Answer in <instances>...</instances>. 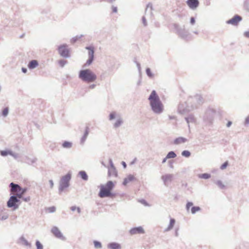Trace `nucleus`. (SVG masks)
I'll return each instance as SVG.
<instances>
[{
	"label": "nucleus",
	"mask_w": 249,
	"mask_h": 249,
	"mask_svg": "<svg viewBox=\"0 0 249 249\" xmlns=\"http://www.w3.org/2000/svg\"><path fill=\"white\" fill-rule=\"evenodd\" d=\"M148 100L152 111L156 114H160L164 111V106L155 90L152 91Z\"/></svg>",
	"instance_id": "f257e3e1"
},
{
	"label": "nucleus",
	"mask_w": 249,
	"mask_h": 249,
	"mask_svg": "<svg viewBox=\"0 0 249 249\" xmlns=\"http://www.w3.org/2000/svg\"><path fill=\"white\" fill-rule=\"evenodd\" d=\"M79 78L86 83H92L97 79V75L90 69L82 70L79 71Z\"/></svg>",
	"instance_id": "f03ea898"
},
{
	"label": "nucleus",
	"mask_w": 249,
	"mask_h": 249,
	"mask_svg": "<svg viewBox=\"0 0 249 249\" xmlns=\"http://www.w3.org/2000/svg\"><path fill=\"white\" fill-rule=\"evenodd\" d=\"M191 110L197 108L203 103V99L199 95H196L194 97H190L187 100Z\"/></svg>",
	"instance_id": "7ed1b4c3"
},
{
	"label": "nucleus",
	"mask_w": 249,
	"mask_h": 249,
	"mask_svg": "<svg viewBox=\"0 0 249 249\" xmlns=\"http://www.w3.org/2000/svg\"><path fill=\"white\" fill-rule=\"evenodd\" d=\"M71 178V174L70 172L61 177L59 181V187L58 189L59 194L63 192L65 189L69 187Z\"/></svg>",
	"instance_id": "20e7f679"
},
{
	"label": "nucleus",
	"mask_w": 249,
	"mask_h": 249,
	"mask_svg": "<svg viewBox=\"0 0 249 249\" xmlns=\"http://www.w3.org/2000/svg\"><path fill=\"white\" fill-rule=\"evenodd\" d=\"M9 186L12 192L16 193L17 194L15 196H16L18 199L22 198L23 195L27 191V188H22L19 185L13 182H11Z\"/></svg>",
	"instance_id": "39448f33"
},
{
	"label": "nucleus",
	"mask_w": 249,
	"mask_h": 249,
	"mask_svg": "<svg viewBox=\"0 0 249 249\" xmlns=\"http://www.w3.org/2000/svg\"><path fill=\"white\" fill-rule=\"evenodd\" d=\"M174 27L176 33L181 38L186 40L189 38L190 34L184 28L180 27L178 24H174Z\"/></svg>",
	"instance_id": "423d86ee"
},
{
	"label": "nucleus",
	"mask_w": 249,
	"mask_h": 249,
	"mask_svg": "<svg viewBox=\"0 0 249 249\" xmlns=\"http://www.w3.org/2000/svg\"><path fill=\"white\" fill-rule=\"evenodd\" d=\"M20 200L16 196H12L7 201V205L8 208H13L14 210L18 208L19 205L17 203L19 202Z\"/></svg>",
	"instance_id": "0eeeda50"
},
{
	"label": "nucleus",
	"mask_w": 249,
	"mask_h": 249,
	"mask_svg": "<svg viewBox=\"0 0 249 249\" xmlns=\"http://www.w3.org/2000/svg\"><path fill=\"white\" fill-rule=\"evenodd\" d=\"M190 111H191V109L187 101L184 103H180L178 105V113L184 114Z\"/></svg>",
	"instance_id": "6e6552de"
},
{
	"label": "nucleus",
	"mask_w": 249,
	"mask_h": 249,
	"mask_svg": "<svg viewBox=\"0 0 249 249\" xmlns=\"http://www.w3.org/2000/svg\"><path fill=\"white\" fill-rule=\"evenodd\" d=\"M67 47V44H63L60 45L58 48V53L63 57L69 58L70 57V52Z\"/></svg>",
	"instance_id": "1a4fd4ad"
},
{
	"label": "nucleus",
	"mask_w": 249,
	"mask_h": 249,
	"mask_svg": "<svg viewBox=\"0 0 249 249\" xmlns=\"http://www.w3.org/2000/svg\"><path fill=\"white\" fill-rule=\"evenodd\" d=\"M215 110L213 108H208L204 115V119L208 123H211L213 120L215 114Z\"/></svg>",
	"instance_id": "9d476101"
},
{
	"label": "nucleus",
	"mask_w": 249,
	"mask_h": 249,
	"mask_svg": "<svg viewBox=\"0 0 249 249\" xmlns=\"http://www.w3.org/2000/svg\"><path fill=\"white\" fill-rule=\"evenodd\" d=\"M173 178L174 175L171 174H165L161 177V179L165 186H168L173 180Z\"/></svg>",
	"instance_id": "9b49d317"
},
{
	"label": "nucleus",
	"mask_w": 249,
	"mask_h": 249,
	"mask_svg": "<svg viewBox=\"0 0 249 249\" xmlns=\"http://www.w3.org/2000/svg\"><path fill=\"white\" fill-rule=\"evenodd\" d=\"M242 17L239 15H235L232 18L226 21L228 24L232 25H237L238 23L242 20Z\"/></svg>",
	"instance_id": "f8f14e48"
},
{
	"label": "nucleus",
	"mask_w": 249,
	"mask_h": 249,
	"mask_svg": "<svg viewBox=\"0 0 249 249\" xmlns=\"http://www.w3.org/2000/svg\"><path fill=\"white\" fill-rule=\"evenodd\" d=\"M110 195V192H109V191L105 189V186L101 185L100 190L98 194L99 196L101 198H104L109 196Z\"/></svg>",
	"instance_id": "ddd939ff"
},
{
	"label": "nucleus",
	"mask_w": 249,
	"mask_h": 249,
	"mask_svg": "<svg viewBox=\"0 0 249 249\" xmlns=\"http://www.w3.org/2000/svg\"><path fill=\"white\" fill-rule=\"evenodd\" d=\"M186 3L190 9L194 10L198 6L199 2L198 0H187Z\"/></svg>",
	"instance_id": "4468645a"
},
{
	"label": "nucleus",
	"mask_w": 249,
	"mask_h": 249,
	"mask_svg": "<svg viewBox=\"0 0 249 249\" xmlns=\"http://www.w3.org/2000/svg\"><path fill=\"white\" fill-rule=\"evenodd\" d=\"M129 233L131 235H134V234H141V233H144V231L142 227L140 226V227L132 228L130 230Z\"/></svg>",
	"instance_id": "2eb2a0df"
},
{
	"label": "nucleus",
	"mask_w": 249,
	"mask_h": 249,
	"mask_svg": "<svg viewBox=\"0 0 249 249\" xmlns=\"http://www.w3.org/2000/svg\"><path fill=\"white\" fill-rule=\"evenodd\" d=\"M51 231L56 237L59 239H62L63 238L62 233L57 227H53Z\"/></svg>",
	"instance_id": "dca6fc26"
},
{
	"label": "nucleus",
	"mask_w": 249,
	"mask_h": 249,
	"mask_svg": "<svg viewBox=\"0 0 249 249\" xmlns=\"http://www.w3.org/2000/svg\"><path fill=\"white\" fill-rule=\"evenodd\" d=\"M18 243L21 245L26 246L29 248H31L32 247L31 244L29 243L23 236H21L19 238Z\"/></svg>",
	"instance_id": "f3484780"
},
{
	"label": "nucleus",
	"mask_w": 249,
	"mask_h": 249,
	"mask_svg": "<svg viewBox=\"0 0 249 249\" xmlns=\"http://www.w3.org/2000/svg\"><path fill=\"white\" fill-rule=\"evenodd\" d=\"M187 139L185 138L179 137L175 139L174 141V144L178 145L181 143H185L187 142Z\"/></svg>",
	"instance_id": "a211bd4d"
},
{
	"label": "nucleus",
	"mask_w": 249,
	"mask_h": 249,
	"mask_svg": "<svg viewBox=\"0 0 249 249\" xmlns=\"http://www.w3.org/2000/svg\"><path fill=\"white\" fill-rule=\"evenodd\" d=\"M135 179V178L132 175H129L126 178H124L123 182L124 185H126L129 182Z\"/></svg>",
	"instance_id": "6ab92c4d"
},
{
	"label": "nucleus",
	"mask_w": 249,
	"mask_h": 249,
	"mask_svg": "<svg viewBox=\"0 0 249 249\" xmlns=\"http://www.w3.org/2000/svg\"><path fill=\"white\" fill-rule=\"evenodd\" d=\"M175 223H176L175 219L174 218H171L170 219L169 224L167 228L165 229V230H164V231L167 232V231H170V230H171L173 229V227L174 226Z\"/></svg>",
	"instance_id": "aec40b11"
},
{
	"label": "nucleus",
	"mask_w": 249,
	"mask_h": 249,
	"mask_svg": "<svg viewBox=\"0 0 249 249\" xmlns=\"http://www.w3.org/2000/svg\"><path fill=\"white\" fill-rule=\"evenodd\" d=\"M185 119L188 124V126L190 127V123H195L196 121V119L193 114H190L188 117H185Z\"/></svg>",
	"instance_id": "412c9836"
},
{
	"label": "nucleus",
	"mask_w": 249,
	"mask_h": 249,
	"mask_svg": "<svg viewBox=\"0 0 249 249\" xmlns=\"http://www.w3.org/2000/svg\"><path fill=\"white\" fill-rule=\"evenodd\" d=\"M124 123L123 119L121 117L117 118L116 121L113 124V127L117 128L121 126Z\"/></svg>",
	"instance_id": "4be33fe9"
},
{
	"label": "nucleus",
	"mask_w": 249,
	"mask_h": 249,
	"mask_svg": "<svg viewBox=\"0 0 249 249\" xmlns=\"http://www.w3.org/2000/svg\"><path fill=\"white\" fill-rule=\"evenodd\" d=\"M107 247L110 249H121L120 244L116 242H112L108 244Z\"/></svg>",
	"instance_id": "5701e85b"
},
{
	"label": "nucleus",
	"mask_w": 249,
	"mask_h": 249,
	"mask_svg": "<svg viewBox=\"0 0 249 249\" xmlns=\"http://www.w3.org/2000/svg\"><path fill=\"white\" fill-rule=\"evenodd\" d=\"M38 65V61L36 60H33L29 62L28 67L30 69H34Z\"/></svg>",
	"instance_id": "b1692460"
},
{
	"label": "nucleus",
	"mask_w": 249,
	"mask_h": 249,
	"mask_svg": "<svg viewBox=\"0 0 249 249\" xmlns=\"http://www.w3.org/2000/svg\"><path fill=\"white\" fill-rule=\"evenodd\" d=\"M89 128L88 126H87L86 128V130L85 131L84 135L83 136V137H82V138L81 139V144H83L86 141V140L89 135Z\"/></svg>",
	"instance_id": "393cba45"
},
{
	"label": "nucleus",
	"mask_w": 249,
	"mask_h": 249,
	"mask_svg": "<svg viewBox=\"0 0 249 249\" xmlns=\"http://www.w3.org/2000/svg\"><path fill=\"white\" fill-rule=\"evenodd\" d=\"M86 49L89 50V57L90 58H94V48L92 46H87L86 47Z\"/></svg>",
	"instance_id": "a878e982"
},
{
	"label": "nucleus",
	"mask_w": 249,
	"mask_h": 249,
	"mask_svg": "<svg viewBox=\"0 0 249 249\" xmlns=\"http://www.w3.org/2000/svg\"><path fill=\"white\" fill-rule=\"evenodd\" d=\"M78 175L80 176V178L84 181H87L88 180V176L87 173L85 171H80L78 173Z\"/></svg>",
	"instance_id": "bb28decb"
},
{
	"label": "nucleus",
	"mask_w": 249,
	"mask_h": 249,
	"mask_svg": "<svg viewBox=\"0 0 249 249\" xmlns=\"http://www.w3.org/2000/svg\"><path fill=\"white\" fill-rule=\"evenodd\" d=\"M108 175L109 176H113L114 177L117 176V172L115 168H108Z\"/></svg>",
	"instance_id": "cd10ccee"
},
{
	"label": "nucleus",
	"mask_w": 249,
	"mask_h": 249,
	"mask_svg": "<svg viewBox=\"0 0 249 249\" xmlns=\"http://www.w3.org/2000/svg\"><path fill=\"white\" fill-rule=\"evenodd\" d=\"M177 157V154L174 151H171L168 153L166 155V158L171 159L175 158Z\"/></svg>",
	"instance_id": "c85d7f7f"
},
{
	"label": "nucleus",
	"mask_w": 249,
	"mask_h": 249,
	"mask_svg": "<svg viewBox=\"0 0 249 249\" xmlns=\"http://www.w3.org/2000/svg\"><path fill=\"white\" fill-rule=\"evenodd\" d=\"M72 146V143L68 141H65L62 143V147L65 148H70Z\"/></svg>",
	"instance_id": "c756f323"
},
{
	"label": "nucleus",
	"mask_w": 249,
	"mask_h": 249,
	"mask_svg": "<svg viewBox=\"0 0 249 249\" xmlns=\"http://www.w3.org/2000/svg\"><path fill=\"white\" fill-rule=\"evenodd\" d=\"M105 186L111 191L114 186V184L112 181H108Z\"/></svg>",
	"instance_id": "7c9ffc66"
},
{
	"label": "nucleus",
	"mask_w": 249,
	"mask_h": 249,
	"mask_svg": "<svg viewBox=\"0 0 249 249\" xmlns=\"http://www.w3.org/2000/svg\"><path fill=\"white\" fill-rule=\"evenodd\" d=\"M199 178L208 179L211 177V175L208 173H204L198 175Z\"/></svg>",
	"instance_id": "2f4dec72"
},
{
	"label": "nucleus",
	"mask_w": 249,
	"mask_h": 249,
	"mask_svg": "<svg viewBox=\"0 0 249 249\" xmlns=\"http://www.w3.org/2000/svg\"><path fill=\"white\" fill-rule=\"evenodd\" d=\"M181 155L186 158H189L191 156V153L188 150H184L181 152Z\"/></svg>",
	"instance_id": "473e14b6"
},
{
	"label": "nucleus",
	"mask_w": 249,
	"mask_h": 249,
	"mask_svg": "<svg viewBox=\"0 0 249 249\" xmlns=\"http://www.w3.org/2000/svg\"><path fill=\"white\" fill-rule=\"evenodd\" d=\"M8 214L7 213H0V220H4L7 219L8 218Z\"/></svg>",
	"instance_id": "72a5a7b5"
},
{
	"label": "nucleus",
	"mask_w": 249,
	"mask_h": 249,
	"mask_svg": "<svg viewBox=\"0 0 249 249\" xmlns=\"http://www.w3.org/2000/svg\"><path fill=\"white\" fill-rule=\"evenodd\" d=\"M200 208L198 206H193L191 208V213L192 214H195L196 212L199 211Z\"/></svg>",
	"instance_id": "f704fd0d"
},
{
	"label": "nucleus",
	"mask_w": 249,
	"mask_h": 249,
	"mask_svg": "<svg viewBox=\"0 0 249 249\" xmlns=\"http://www.w3.org/2000/svg\"><path fill=\"white\" fill-rule=\"evenodd\" d=\"M215 183L221 189H224L225 187L221 180H217Z\"/></svg>",
	"instance_id": "c9c22d12"
},
{
	"label": "nucleus",
	"mask_w": 249,
	"mask_h": 249,
	"mask_svg": "<svg viewBox=\"0 0 249 249\" xmlns=\"http://www.w3.org/2000/svg\"><path fill=\"white\" fill-rule=\"evenodd\" d=\"M36 249H43V246L42 244L38 240L36 241Z\"/></svg>",
	"instance_id": "e433bc0d"
},
{
	"label": "nucleus",
	"mask_w": 249,
	"mask_h": 249,
	"mask_svg": "<svg viewBox=\"0 0 249 249\" xmlns=\"http://www.w3.org/2000/svg\"><path fill=\"white\" fill-rule=\"evenodd\" d=\"M93 243L95 248L101 249L102 248V244L100 242L97 241H94Z\"/></svg>",
	"instance_id": "4c0bfd02"
},
{
	"label": "nucleus",
	"mask_w": 249,
	"mask_h": 249,
	"mask_svg": "<svg viewBox=\"0 0 249 249\" xmlns=\"http://www.w3.org/2000/svg\"><path fill=\"white\" fill-rule=\"evenodd\" d=\"M67 63V61L61 59L58 61V64L61 67H63Z\"/></svg>",
	"instance_id": "58836bf2"
},
{
	"label": "nucleus",
	"mask_w": 249,
	"mask_h": 249,
	"mask_svg": "<svg viewBox=\"0 0 249 249\" xmlns=\"http://www.w3.org/2000/svg\"><path fill=\"white\" fill-rule=\"evenodd\" d=\"M11 152L10 150H3L0 151V155L2 156H6L8 155H10V153Z\"/></svg>",
	"instance_id": "ea45409f"
},
{
	"label": "nucleus",
	"mask_w": 249,
	"mask_h": 249,
	"mask_svg": "<svg viewBox=\"0 0 249 249\" xmlns=\"http://www.w3.org/2000/svg\"><path fill=\"white\" fill-rule=\"evenodd\" d=\"M146 73L147 76L150 78L152 77L153 76V73L151 72L150 69V68H147L146 69Z\"/></svg>",
	"instance_id": "a19ab883"
},
{
	"label": "nucleus",
	"mask_w": 249,
	"mask_h": 249,
	"mask_svg": "<svg viewBox=\"0 0 249 249\" xmlns=\"http://www.w3.org/2000/svg\"><path fill=\"white\" fill-rule=\"evenodd\" d=\"M9 112V109L8 107H5L2 111V115L4 117H6L7 116Z\"/></svg>",
	"instance_id": "79ce46f5"
},
{
	"label": "nucleus",
	"mask_w": 249,
	"mask_h": 249,
	"mask_svg": "<svg viewBox=\"0 0 249 249\" xmlns=\"http://www.w3.org/2000/svg\"><path fill=\"white\" fill-rule=\"evenodd\" d=\"M83 36L82 35H80L79 36H76L74 37H73L71 39V43H75L76 41H77L79 39H80Z\"/></svg>",
	"instance_id": "37998d69"
},
{
	"label": "nucleus",
	"mask_w": 249,
	"mask_h": 249,
	"mask_svg": "<svg viewBox=\"0 0 249 249\" xmlns=\"http://www.w3.org/2000/svg\"><path fill=\"white\" fill-rule=\"evenodd\" d=\"M228 165V161H226V162H225L224 163H223L221 165L220 169L221 170H224L227 167Z\"/></svg>",
	"instance_id": "c03bdc74"
},
{
	"label": "nucleus",
	"mask_w": 249,
	"mask_h": 249,
	"mask_svg": "<svg viewBox=\"0 0 249 249\" xmlns=\"http://www.w3.org/2000/svg\"><path fill=\"white\" fill-rule=\"evenodd\" d=\"M10 155L12 156L15 159H17L18 157V154L16 153L13 152L12 151H11V152L10 153Z\"/></svg>",
	"instance_id": "a18cd8bd"
},
{
	"label": "nucleus",
	"mask_w": 249,
	"mask_h": 249,
	"mask_svg": "<svg viewBox=\"0 0 249 249\" xmlns=\"http://www.w3.org/2000/svg\"><path fill=\"white\" fill-rule=\"evenodd\" d=\"M48 210L49 213H54L55 211L56 208L54 206H52L48 208Z\"/></svg>",
	"instance_id": "49530a36"
},
{
	"label": "nucleus",
	"mask_w": 249,
	"mask_h": 249,
	"mask_svg": "<svg viewBox=\"0 0 249 249\" xmlns=\"http://www.w3.org/2000/svg\"><path fill=\"white\" fill-rule=\"evenodd\" d=\"M116 113L113 112L109 114V120H112L115 118Z\"/></svg>",
	"instance_id": "de8ad7c7"
},
{
	"label": "nucleus",
	"mask_w": 249,
	"mask_h": 249,
	"mask_svg": "<svg viewBox=\"0 0 249 249\" xmlns=\"http://www.w3.org/2000/svg\"><path fill=\"white\" fill-rule=\"evenodd\" d=\"M193 205V203L192 202H188L186 204V209L188 211L190 207Z\"/></svg>",
	"instance_id": "09e8293b"
},
{
	"label": "nucleus",
	"mask_w": 249,
	"mask_h": 249,
	"mask_svg": "<svg viewBox=\"0 0 249 249\" xmlns=\"http://www.w3.org/2000/svg\"><path fill=\"white\" fill-rule=\"evenodd\" d=\"M135 63L136 64L137 67L138 68V69L139 70V71L140 72L141 71V65L140 64L137 62L136 60L134 61Z\"/></svg>",
	"instance_id": "8fccbe9b"
},
{
	"label": "nucleus",
	"mask_w": 249,
	"mask_h": 249,
	"mask_svg": "<svg viewBox=\"0 0 249 249\" xmlns=\"http://www.w3.org/2000/svg\"><path fill=\"white\" fill-rule=\"evenodd\" d=\"M109 165H110V167L109 168H115L114 165V164H113L112 160L111 159H109Z\"/></svg>",
	"instance_id": "3c124183"
},
{
	"label": "nucleus",
	"mask_w": 249,
	"mask_h": 249,
	"mask_svg": "<svg viewBox=\"0 0 249 249\" xmlns=\"http://www.w3.org/2000/svg\"><path fill=\"white\" fill-rule=\"evenodd\" d=\"M93 59H94V58H90V57H89V59H88V60H87V64L88 65H90V64H91L92 63V62H93Z\"/></svg>",
	"instance_id": "603ef678"
},
{
	"label": "nucleus",
	"mask_w": 249,
	"mask_h": 249,
	"mask_svg": "<svg viewBox=\"0 0 249 249\" xmlns=\"http://www.w3.org/2000/svg\"><path fill=\"white\" fill-rule=\"evenodd\" d=\"M21 198L25 202H29L30 200V199H31L30 196H28V197H22V198Z\"/></svg>",
	"instance_id": "864d4df0"
},
{
	"label": "nucleus",
	"mask_w": 249,
	"mask_h": 249,
	"mask_svg": "<svg viewBox=\"0 0 249 249\" xmlns=\"http://www.w3.org/2000/svg\"><path fill=\"white\" fill-rule=\"evenodd\" d=\"M142 23H143L144 26H146L147 25V22H146V18L144 17H142Z\"/></svg>",
	"instance_id": "5fc2aeb1"
},
{
	"label": "nucleus",
	"mask_w": 249,
	"mask_h": 249,
	"mask_svg": "<svg viewBox=\"0 0 249 249\" xmlns=\"http://www.w3.org/2000/svg\"><path fill=\"white\" fill-rule=\"evenodd\" d=\"M195 18L194 17H191L190 19V23L192 25H194L195 23Z\"/></svg>",
	"instance_id": "6e6d98bb"
},
{
	"label": "nucleus",
	"mask_w": 249,
	"mask_h": 249,
	"mask_svg": "<svg viewBox=\"0 0 249 249\" xmlns=\"http://www.w3.org/2000/svg\"><path fill=\"white\" fill-rule=\"evenodd\" d=\"M140 202H141L142 204H144L145 206H148V204L147 202H146L144 199H142V200L140 201Z\"/></svg>",
	"instance_id": "4d7b16f0"
},
{
	"label": "nucleus",
	"mask_w": 249,
	"mask_h": 249,
	"mask_svg": "<svg viewBox=\"0 0 249 249\" xmlns=\"http://www.w3.org/2000/svg\"><path fill=\"white\" fill-rule=\"evenodd\" d=\"M49 184L50 185L51 188H53V180L51 179L49 181Z\"/></svg>",
	"instance_id": "13d9d810"
},
{
	"label": "nucleus",
	"mask_w": 249,
	"mask_h": 249,
	"mask_svg": "<svg viewBox=\"0 0 249 249\" xmlns=\"http://www.w3.org/2000/svg\"><path fill=\"white\" fill-rule=\"evenodd\" d=\"M168 163H169V167H170V168H173V161H172V160H169V161H168Z\"/></svg>",
	"instance_id": "bf43d9fd"
},
{
	"label": "nucleus",
	"mask_w": 249,
	"mask_h": 249,
	"mask_svg": "<svg viewBox=\"0 0 249 249\" xmlns=\"http://www.w3.org/2000/svg\"><path fill=\"white\" fill-rule=\"evenodd\" d=\"M96 85L95 84H91L89 86V89H94L96 87Z\"/></svg>",
	"instance_id": "052dcab7"
},
{
	"label": "nucleus",
	"mask_w": 249,
	"mask_h": 249,
	"mask_svg": "<svg viewBox=\"0 0 249 249\" xmlns=\"http://www.w3.org/2000/svg\"><path fill=\"white\" fill-rule=\"evenodd\" d=\"M245 124H249V116H248L245 120Z\"/></svg>",
	"instance_id": "680f3d73"
},
{
	"label": "nucleus",
	"mask_w": 249,
	"mask_h": 249,
	"mask_svg": "<svg viewBox=\"0 0 249 249\" xmlns=\"http://www.w3.org/2000/svg\"><path fill=\"white\" fill-rule=\"evenodd\" d=\"M244 36H245L246 37L249 38V31L245 32L244 33Z\"/></svg>",
	"instance_id": "e2e57ef3"
},
{
	"label": "nucleus",
	"mask_w": 249,
	"mask_h": 249,
	"mask_svg": "<svg viewBox=\"0 0 249 249\" xmlns=\"http://www.w3.org/2000/svg\"><path fill=\"white\" fill-rule=\"evenodd\" d=\"M112 11L114 13H117V7H112Z\"/></svg>",
	"instance_id": "0e129e2a"
},
{
	"label": "nucleus",
	"mask_w": 249,
	"mask_h": 249,
	"mask_svg": "<svg viewBox=\"0 0 249 249\" xmlns=\"http://www.w3.org/2000/svg\"><path fill=\"white\" fill-rule=\"evenodd\" d=\"M169 118L170 120H173V119H176V117L175 116L169 115Z\"/></svg>",
	"instance_id": "69168bd1"
},
{
	"label": "nucleus",
	"mask_w": 249,
	"mask_h": 249,
	"mask_svg": "<svg viewBox=\"0 0 249 249\" xmlns=\"http://www.w3.org/2000/svg\"><path fill=\"white\" fill-rule=\"evenodd\" d=\"M21 71H22L23 73H26V72H27V69H26V68H22V69H21Z\"/></svg>",
	"instance_id": "338daca9"
},
{
	"label": "nucleus",
	"mask_w": 249,
	"mask_h": 249,
	"mask_svg": "<svg viewBox=\"0 0 249 249\" xmlns=\"http://www.w3.org/2000/svg\"><path fill=\"white\" fill-rule=\"evenodd\" d=\"M76 206H71L70 209L72 211H74L76 210Z\"/></svg>",
	"instance_id": "774afa93"
}]
</instances>
